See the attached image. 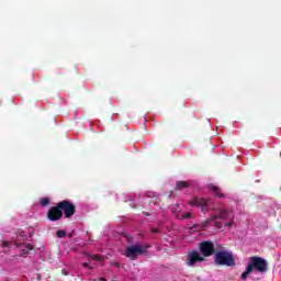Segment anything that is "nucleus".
<instances>
[{"label":"nucleus","instance_id":"obj_22","mask_svg":"<svg viewBox=\"0 0 281 281\" xmlns=\"http://www.w3.org/2000/svg\"><path fill=\"white\" fill-rule=\"evenodd\" d=\"M2 247H4V248H5V247H10V241H3V243H2Z\"/></svg>","mask_w":281,"mask_h":281},{"label":"nucleus","instance_id":"obj_2","mask_svg":"<svg viewBox=\"0 0 281 281\" xmlns=\"http://www.w3.org/2000/svg\"><path fill=\"white\" fill-rule=\"evenodd\" d=\"M214 263L217 267H236L234 252L226 250L223 246L217 247L214 255Z\"/></svg>","mask_w":281,"mask_h":281},{"label":"nucleus","instance_id":"obj_26","mask_svg":"<svg viewBox=\"0 0 281 281\" xmlns=\"http://www.w3.org/2000/svg\"><path fill=\"white\" fill-rule=\"evenodd\" d=\"M64 276H69V273H67V272H64Z\"/></svg>","mask_w":281,"mask_h":281},{"label":"nucleus","instance_id":"obj_10","mask_svg":"<svg viewBox=\"0 0 281 281\" xmlns=\"http://www.w3.org/2000/svg\"><path fill=\"white\" fill-rule=\"evenodd\" d=\"M186 188H190V183L188 181H177L176 190H186Z\"/></svg>","mask_w":281,"mask_h":281},{"label":"nucleus","instance_id":"obj_15","mask_svg":"<svg viewBox=\"0 0 281 281\" xmlns=\"http://www.w3.org/2000/svg\"><path fill=\"white\" fill-rule=\"evenodd\" d=\"M212 221H214V220H212V217L209 218V220H205V221L202 223V229L207 228V226L210 225V223H212Z\"/></svg>","mask_w":281,"mask_h":281},{"label":"nucleus","instance_id":"obj_21","mask_svg":"<svg viewBox=\"0 0 281 281\" xmlns=\"http://www.w3.org/2000/svg\"><path fill=\"white\" fill-rule=\"evenodd\" d=\"M151 234H159V228H151Z\"/></svg>","mask_w":281,"mask_h":281},{"label":"nucleus","instance_id":"obj_6","mask_svg":"<svg viewBox=\"0 0 281 281\" xmlns=\"http://www.w3.org/2000/svg\"><path fill=\"white\" fill-rule=\"evenodd\" d=\"M58 207H60L61 212H64L66 218H71V216L76 214V205H74V203L70 201L63 200L58 202Z\"/></svg>","mask_w":281,"mask_h":281},{"label":"nucleus","instance_id":"obj_17","mask_svg":"<svg viewBox=\"0 0 281 281\" xmlns=\"http://www.w3.org/2000/svg\"><path fill=\"white\" fill-rule=\"evenodd\" d=\"M234 225V216L231 217V223H225L226 227H232Z\"/></svg>","mask_w":281,"mask_h":281},{"label":"nucleus","instance_id":"obj_13","mask_svg":"<svg viewBox=\"0 0 281 281\" xmlns=\"http://www.w3.org/2000/svg\"><path fill=\"white\" fill-rule=\"evenodd\" d=\"M212 190H213V192H216L215 194L220 199H223V196H225V194H223L222 192H218V187H213Z\"/></svg>","mask_w":281,"mask_h":281},{"label":"nucleus","instance_id":"obj_20","mask_svg":"<svg viewBox=\"0 0 281 281\" xmlns=\"http://www.w3.org/2000/svg\"><path fill=\"white\" fill-rule=\"evenodd\" d=\"M82 267H85L86 269H93V267L89 266L88 262H83V263H82Z\"/></svg>","mask_w":281,"mask_h":281},{"label":"nucleus","instance_id":"obj_5","mask_svg":"<svg viewBox=\"0 0 281 281\" xmlns=\"http://www.w3.org/2000/svg\"><path fill=\"white\" fill-rule=\"evenodd\" d=\"M198 262H205V257L201 256V252L198 250H189L186 259V265L188 267H196Z\"/></svg>","mask_w":281,"mask_h":281},{"label":"nucleus","instance_id":"obj_23","mask_svg":"<svg viewBox=\"0 0 281 281\" xmlns=\"http://www.w3.org/2000/svg\"><path fill=\"white\" fill-rule=\"evenodd\" d=\"M99 281H106V279L105 278H100Z\"/></svg>","mask_w":281,"mask_h":281},{"label":"nucleus","instance_id":"obj_14","mask_svg":"<svg viewBox=\"0 0 281 281\" xmlns=\"http://www.w3.org/2000/svg\"><path fill=\"white\" fill-rule=\"evenodd\" d=\"M41 205L43 207H46V205H49V198H43L41 201H40Z\"/></svg>","mask_w":281,"mask_h":281},{"label":"nucleus","instance_id":"obj_16","mask_svg":"<svg viewBox=\"0 0 281 281\" xmlns=\"http://www.w3.org/2000/svg\"><path fill=\"white\" fill-rule=\"evenodd\" d=\"M89 260H94L95 262L102 260V256L100 255H93L89 257Z\"/></svg>","mask_w":281,"mask_h":281},{"label":"nucleus","instance_id":"obj_19","mask_svg":"<svg viewBox=\"0 0 281 281\" xmlns=\"http://www.w3.org/2000/svg\"><path fill=\"white\" fill-rule=\"evenodd\" d=\"M215 227H217V229H221L223 227V223L222 222H216Z\"/></svg>","mask_w":281,"mask_h":281},{"label":"nucleus","instance_id":"obj_8","mask_svg":"<svg viewBox=\"0 0 281 281\" xmlns=\"http://www.w3.org/2000/svg\"><path fill=\"white\" fill-rule=\"evenodd\" d=\"M47 218L53 222L60 221L63 218V211L58 207V203L48 210Z\"/></svg>","mask_w":281,"mask_h":281},{"label":"nucleus","instance_id":"obj_27","mask_svg":"<svg viewBox=\"0 0 281 281\" xmlns=\"http://www.w3.org/2000/svg\"><path fill=\"white\" fill-rule=\"evenodd\" d=\"M172 196V193L169 194V198Z\"/></svg>","mask_w":281,"mask_h":281},{"label":"nucleus","instance_id":"obj_25","mask_svg":"<svg viewBox=\"0 0 281 281\" xmlns=\"http://www.w3.org/2000/svg\"><path fill=\"white\" fill-rule=\"evenodd\" d=\"M15 246H16V247H21V245H19V243H15Z\"/></svg>","mask_w":281,"mask_h":281},{"label":"nucleus","instance_id":"obj_24","mask_svg":"<svg viewBox=\"0 0 281 281\" xmlns=\"http://www.w3.org/2000/svg\"><path fill=\"white\" fill-rule=\"evenodd\" d=\"M115 267L120 268V263H114Z\"/></svg>","mask_w":281,"mask_h":281},{"label":"nucleus","instance_id":"obj_18","mask_svg":"<svg viewBox=\"0 0 281 281\" xmlns=\"http://www.w3.org/2000/svg\"><path fill=\"white\" fill-rule=\"evenodd\" d=\"M182 218H183V220L192 218V213L183 214V215H182Z\"/></svg>","mask_w":281,"mask_h":281},{"label":"nucleus","instance_id":"obj_7","mask_svg":"<svg viewBox=\"0 0 281 281\" xmlns=\"http://www.w3.org/2000/svg\"><path fill=\"white\" fill-rule=\"evenodd\" d=\"M189 205H191V207H193V205H195V207H200L203 214L210 210V201L203 198H193L189 201Z\"/></svg>","mask_w":281,"mask_h":281},{"label":"nucleus","instance_id":"obj_1","mask_svg":"<svg viewBox=\"0 0 281 281\" xmlns=\"http://www.w3.org/2000/svg\"><path fill=\"white\" fill-rule=\"evenodd\" d=\"M252 271H257V273H267V271H269V262H267V259L259 256L250 257L245 271L241 273V280H247Z\"/></svg>","mask_w":281,"mask_h":281},{"label":"nucleus","instance_id":"obj_4","mask_svg":"<svg viewBox=\"0 0 281 281\" xmlns=\"http://www.w3.org/2000/svg\"><path fill=\"white\" fill-rule=\"evenodd\" d=\"M146 249H148V246L133 245L126 248L125 256L130 258V260H137V256L146 254Z\"/></svg>","mask_w":281,"mask_h":281},{"label":"nucleus","instance_id":"obj_9","mask_svg":"<svg viewBox=\"0 0 281 281\" xmlns=\"http://www.w3.org/2000/svg\"><path fill=\"white\" fill-rule=\"evenodd\" d=\"M234 214L233 210H228L225 207L216 209V214L211 215L212 221H216L217 218L225 221L226 218H229V215Z\"/></svg>","mask_w":281,"mask_h":281},{"label":"nucleus","instance_id":"obj_12","mask_svg":"<svg viewBox=\"0 0 281 281\" xmlns=\"http://www.w3.org/2000/svg\"><path fill=\"white\" fill-rule=\"evenodd\" d=\"M57 238H65V236H67V232L63 231V229H58L56 233Z\"/></svg>","mask_w":281,"mask_h":281},{"label":"nucleus","instance_id":"obj_3","mask_svg":"<svg viewBox=\"0 0 281 281\" xmlns=\"http://www.w3.org/2000/svg\"><path fill=\"white\" fill-rule=\"evenodd\" d=\"M200 254L203 258H210L216 255V247L210 240H203L199 244Z\"/></svg>","mask_w":281,"mask_h":281},{"label":"nucleus","instance_id":"obj_11","mask_svg":"<svg viewBox=\"0 0 281 281\" xmlns=\"http://www.w3.org/2000/svg\"><path fill=\"white\" fill-rule=\"evenodd\" d=\"M23 247L24 248L22 249V251L23 254H25V256H27V254H30V251H32L33 249V247L30 244H24Z\"/></svg>","mask_w":281,"mask_h":281}]
</instances>
